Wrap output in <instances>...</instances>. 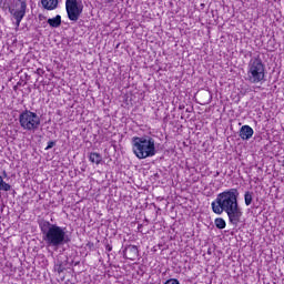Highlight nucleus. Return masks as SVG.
I'll return each instance as SVG.
<instances>
[{"instance_id":"1","label":"nucleus","mask_w":284,"mask_h":284,"mask_svg":"<svg viewBox=\"0 0 284 284\" xmlns=\"http://www.w3.org/2000/svg\"><path fill=\"white\" fill-rule=\"evenodd\" d=\"M239 189H229L217 194L216 199L211 203L214 214H225L229 216V223L239 227L241 219H243V209L239 205Z\"/></svg>"},{"instance_id":"2","label":"nucleus","mask_w":284,"mask_h":284,"mask_svg":"<svg viewBox=\"0 0 284 284\" xmlns=\"http://www.w3.org/2000/svg\"><path fill=\"white\" fill-rule=\"evenodd\" d=\"M39 227L47 247L57 250L58 247H62V245H68V243H70V236L65 233V227L52 224L47 220H40Z\"/></svg>"},{"instance_id":"3","label":"nucleus","mask_w":284,"mask_h":284,"mask_svg":"<svg viewBox=\"0 0 284 284\" xmlns=\"http://www.w3.org/2000/svg\"><path fill=\"white\" fill-rule=\"evenodd\" d=\"M132 150L136 159H150L156 155V143L150 135L133 136Z\"/></svg>"},{"instance_id":"4","label":"nucleus","mask_w":284,"mask_h":284,"mask_svg":"<svg viewBox=\"0 0 284 284\" xmlns=\"http://www.w3.org/2000/svg\"><path fill=\"white\" fill-rule=\"evenodd\" d=\"M246 81L248 83H261L265 81V64L261 58H253L247 65Z\"/></svg>"},{"instance_id":"5","label":"nucleus","mask_w":284,"mask_h":284,"mask_svg":"<svg viewBox=\"0 0 284 284\" xmlns=\"http://www.w3.org/2000/svg\"><path fill=\"white\" fill-rule=\"evenodd\" d=\"M19 123L23 130H27V132H34L36 130H39V125H41V118L30 110H24L19 115Z\"/></svg>"},{"instance_id":"6","label":"nucleus","mask_w":284,"mask_h":284,"mask_svg":"<svg viewBox=\"0 0 284 284\" xmlns=\"http://www.w3.org/2000/svg\"><path fill=\"white\" fill-rule=\"evenodd\" d=\"M65 10L69 21L77 23L83 14V1L82 0H65Z\"/></svg>"},{"instance_id":"7","label":"nucleus","mask_w":284,"mask_h":284,"mask_svg":"<svg viewBox=\"0 0 284 284\" xmlns=\"http://www.w3.org/2000/svg\"><path fill=\"white\" fill-rule=\"evenodd\" d=\"M20 2V9L16 10L13 17L16 19L17 26L21 24L23 17H26V11L28 10V0H18Z\"/></svg>"},{"instance_id":"8","label":"nucleus","mask_w":284,"mask_h":284,"mask_svg":"<svg viewBox=\"0 0 284 284\" xmlns=\"http://www.w3.org/2000/svg\"><path fill=\"white\" fill-rule=\"evenodd\" d=\"M123 254L129 261H136L139 257V247L136 245H129L123 250Z\"/></svg>"},{"instance_id":"9","label":"nucleus","mask_w":284,"mask_h":284,"mask_svg":"<svg viewBox=\"0 0 284 284\" xmlns=\"http://www.w3.org/2000/svg\"><path fill=\"white\" fill-rule=\"evenodd\" d=\"M251 136H254V129H252V126H250V125H243L240 129V138L243 141H250Z\"/></svg>"},{"instance_id":"10","label":"nucleus","mask_w":284,"mask_h":284,"mask_svg":"<svg viewBox=\"0 0 284 284\" xmlns=\"http://www.w3.org/2000/svg\"><path fill=\"white\" fill-rule=\"evenodd\" d=\"M44 10H57L59 8V0H41Z\"/></svg>"},{"instance_id":"11","label":"nucleus","mask_w":284,"mask_h":284,"mask_svg":"<svg viewBox=\"0 0 284 284\" xmlns=\"http://www.w3.org/2000/svg\"><path fill=\"white\" fill-rule=\"evenodd\" d=\"M89 161H91V163H95V165H99L101 161H103V156L100 153L91 152L89 155Z\"/></svg>"},{"instance_id":"12","label":"nucleus","mask_w":284,"mask_h":284,"mask_svg":"<svg viewBox=\"0 0 284 284\" xmlns=\"http://www.w3.org/2000/svg\"><path fill=\"white\" fill-rule=\"evenodd\" d=\"M244 203L246 207H250L252 203H254V193L252 191H245L244 192Z\"/></svg>"},{"instance_id":"13","label":"nucleus","mask_w":284,"mask_h":284,"mask_svg":"<svg viewBox=\"0 0 284 284\" xmlns=\"http://www.w3.org/2000/svg\"><path fill=\"white\" fill-rule=\"evenodd\" d=\"M47 23H49L51 28H59L61 26V16L58 14L54 18H49Z\"/></svg>"},{"instance_id":"14","label":"nucleus","mask_w":284,"mask_h":284,"mask_svg":"<svg viewBox=\"0 0 284 284\" xmlns=\"http://www.w3.org/2000/svg\"><path fill=\"white\" fill-rule=\"evenodd\" d=\"M10 190H12V185L6 183V181H3V178L0 175V191L10 192Z\"/></svg>"},{"instance_id":"15","label":"nucleus","mask_w":284,"mask_h":284,"mask_svg":"<svg viewBox=\"0 0 284 284\" xmlns=\"http://www.w3.org/2000/svg\"><path fill=\"white\" fill-rule=\"evenodd\" d=\"M215 223V227H217V230H225L227 223L223 220V217H217L214 221Z\"/></svg>"},{"instance_id":"16","label":"nucleus","mask_w":284,"mask_h":284,"mask_svg":"<svg viewBox=\"0 0 284 284\" xmlns=\"http://www.w3.org/2000/svg\"><path fill=\"white\" fill-rule=\"evenodd\" d=\"M203 97H205L207 100L206 101H203V103H210V101H212V95L210 94V92L205 91L203 93Z\"/></svg>"},{"instance_id":"17","label":"nucleus","mask_w":284,"mask_h":284,"mask_svg":"<svg viewBox=\"0 0 284 284\" xmlns=\"http://www.w3.org/2000/svg\"><path fill=\"white\" fill-rule=\"evenodd\" d=\"M54 145H57V142H55V141H49V142H48V145H47V148H45V150H52V148H53Z\"/></svg>"},{"instance_id":"18","label":"nucleus","mask_w":284,"mask_h":284,"mask_svg":"<svg viewBox=\"0 0 284 284\" xmlns=\"http://www.w3.org/2000/svg\"><path fill=\"white\" fill-rule=\"evenodd\" d=\"M164 284H181L176 278H170Z\"/></svg>"},{"instance_id":"19","label":"nucleus","mask_w":284,"mask_h":284,"mask_svg":"<svg viewBox=\"0 0 284 284\" xmlns=\"http://www.w3.org/2000/svg\"><path fill=\"white\" fill-rule=\"evenodd\" d=\"M63 270H65V267H63V265H61V264L57 268L59 274H61V272H63Z\"/></svg>"},{"instance_id":"20","label":"nucleus","mask_w":284,"mask_h":284,"mask_svg":"<svg viewBox=\"0 0 284 284\" xmlns=\"http://www.w3.org/2000/svg\"><path fill=\"white\" fill-rule=\"evenodd\" d=\"M105 250H106V252H110V251L112 250V245L106 244V245H105Z\"/></svg>"},{"instance_id":"21","label":"nucleus","mask_w":284,"mask_h":284,"mask_svg":"<svg viewBox=\"0 0 284 284\" xmlns=\"http://www.w3.org/2000/svg\"><path fill=\"white\" fill-rule=\"evenodd\" d=\"M219 174H221L219 171H216V173L214 174V176L216 178V176H219Z\"/></svg>"},{"instance_id":"22","label":"nucleus","mask_w":284,"mask_h":284,"mask_svg":"<svg viewBox=\"0 0 284 284\" xmlns=\"http://www.w3.org/2000/svg\"><path fill=\"white\" fill-rule=\"evenodd\" d=\"M106 1H108V3H112L113 0H106Z\"/></svg>"},{"instance_id":"23","label":"nucleus","mask_w":284,"mask_h":284,"mask_svg":"<svg viewBox=\"0 0 284 284\" xmlns=\"http://www.w3.org/2000/svg\"><path fill=\"white\" fill-rule=\"evenodd\" d=\"M283 165H284V160H283Z\"/></svg>"}]
</instances>
